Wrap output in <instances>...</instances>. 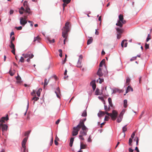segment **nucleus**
I'll list each match as a JSON object with an SVG mask.
<instances>
[{"mask_svg": "<svg viewBox=\"0 0 152 152\" xmlns=\"http://www.w3.org/2000/svg\"><path fill=\"white\" fill-rule=\"evenodd\" d=\"M108 102L109 104V106H110V107H112L113 109H114V107L112 103V99L110 98V97L108 98Z\"/></svg>", "mask_w": 152, "mask_h": 152, "instance_id": "f3484780", "label": "nucleus"}, {"mask_svg": "<svg viewBox=\"0 0 152 152\" xmlns=\"http://www.w3.org/2000/svg\"><path fill=\"white\" fill-rule=\"evenodd\" d=\"M48 83V81L47 82V79L45 78V82H44V87H45V86H47Z\"/></svg>", "mask_w": 152, "mask_h": 152, "instance_id": "72a5a7b5", "label": "nucleus"}, {"mask_svg": "<svg viewBox=\"0 0 152 152\" xmlns=\"http://www.w3.org/2000/svg\"><path fill=\"white\" fill-rule=\"evenodd\" d=\"M83 58V56L82 55H80L79 56V58L77 63V66L78 67H82V60Z\"/></svg>", "mask_w": 152, "mask_h": 152, "instance_id": "9b49d317", "label": "nucleus"}, {"mask_svg": "<svg viewBox=\"0 0 152 152\" xmlns=\"http://www.w3.org/2000/svg\"><path fill=\"white\" fill-rule=\"evenodd\" d=\"M37 96H40V92L37 91Z\"/></svg>", "mask_w": 152, "mask_h": 152, "instance_id": "6e6d98bb", "label": "nucleus"}, {"mask_svg": "<svg viewBox=\"0 0 152 152\" xmlns=\"http://www.w3.org/2000/svg\"><path fill=\"white\" fill-rule=\"evenodd\" d=\"M126 126L125 125L123 127L122 130L123 132H125L127 130Z\"/></svg>", "mask_w": 152, "mask_h": 152, "instance_id": "f704fd0d", "label": "nucleus"}, {"mask_svg": "<svg viewBox=\"0 0 152 152\" xmlns=\"http://www.w3.org/2000/svg\"><path fill=\"white\" fill-rule=\"evenodd\" d=\"M53 137H52L50 143V145H52V144L53 143Z\"/></svg>", "mask_w": 152, "mask_h": 152, "instance_id": "3c124183", "label": "nucleus"}, {"mask_svg": "<svg viewBox=\"0 0 152 152\" xmlns=\"http://www.w3.org/2000/svg\"><path fill=\"white\" fill-rule=\"evenodd\" d=\"M60 121V120L59 119H58L56 121V124H58L59 123Z\"/></svg>", "mask_w": 152, "mask_h": 152, "instance_id": "052dcab7", "label": "nucleus"}, {"mask_svg": "<svg viewBox=\"0 0 152 152\" xmlns=\"http://www.w3.org/2000/svg\"><path fill=\"white\" fill-rule=\"evenodd\" d=\"M16 79L19 81V82H21V78L18 75V76L16 77Z\"/></svg>", "mask_w": 152, "mask_h": 152, "instance_id": "e433bc0d", "label": "nucleus"}, {"mask_svg": "<svg viewBox=\"0 0 152 152\" xmlns=\"http://www.w3.org/2000/svg\"><path fill=\"white\" fill-rule=\"evenodd\" d=\"M107 108H108V107L107 106L105 105H104V109L105 110V112H107Z\"/></svg>", "mask_w": 152, "mask_h": 152, "instance_id": "5fc2aeb1", "label": "nucleus"}, {"mask_svg": "<svg viewBox=\"0 0 152 152\" xmlns=\"http://www.w3.org/2000/svg\"><path fill=\"white\" fill-rule=\"evenodd\" d=\"M63 1L64 3L68 4L70 2L71 0H63Z\"/></svg>", "mask_w": 152, "mask_h": 152, "instance_id": "4c0bfd02", "label": "nucleus"}, {"mask_svg": "<svg viewBox=\"0 0 152 152\" xmlns=\"http://www.w3.org/2000/svg\"><path fill=\"white\" fill-rule=\"evenodd\" d=\"M97 75L99 76V77H101L103 75L102 71V69L99 68L97 72Z\"/></svg>", "mask_w": 152, "mask_h": 152, "instance_id": "dca6fc26", "label": "nucleus"}, {"mask_svg": "<svg viewBox=\"0 0 152 152\" xmlns=\"http://www.w3.org/2000/svg\"><path fill=\"white\" fill-rule=\"evenodd\" d=\"M126 23V21L124 20L123 15L120 14L119 16V20L118 21L117 23L116 24V25L119 26L121 28L123 27V24H125Z\"/></svg>", "mask_w": 152, "mask_h": 152, "instance_id": "f03ea898", "label": "nucleus"}, {"mask_svg": "<svg viewBox=\"0 0 152 152\" xmlns=\"http://www.w3.org/2000/svg\"><path fill=\"white\" fill-rule=\"evenodd\" d=\"M106 114L107 115L110 116L112 119L113 120H115L118 115V112L115 110H113L112 113H109L108 112H106Z\"/></svg>", "mask_w": 152, "mask_h": 152, "instance_id": "20e7f679", "label": "nucleus"}, {"mask_svg": "<svg viewBox=\"0 0 152 152\" xmlns=\"http://www.w3.org/2000/svg\"><path fill=\"white\" fill-rule=\"evenodd\" d=\"M99 83H101L102 82L104 81V79H102L100 78H99Z\"/></svg>", "mask_w": 152, "mask_h": 152, "instance_id": "49530a36", "label": "nucleus"}, {"mask_svg": "<svg viewBox=\"0 0 152 152\" xmlns=\"http://www.w3.org/2000/svg\"><path fill=\"white\" fill-rule=\"evenodd\" d=\"M151 38V36L149 34H148V37L147 38L146 41L147 42H148L150 39Z\"/></svg>", "mask_w": 152, "mask_h": 152, "instance_id": "473e14b6", "label": "nucleus"}, {"mask_svg": "<svg viewBox=\"0 0 152 152\" xmlns=\"http://www.w3.org/2000/svg\"><path fill=\"white\" fill-rule=\"evenodd\" d=\"M2 120V122L3 123L5 122V121H7L9 119L8 115H7L6 117H3L1 118Z\"/></svg>", "mask_w": 152, "mask_h": 152, "instance_id": "aec40b11", "label": "nucleus"}, {"mask_svg": "<svg viewBox=\"0 0 152 152\" xmlns=\"http://www.w3.org/2000/svg\"><path fill=\"white\" fill-rule=\"evenodd\" d=\"M81 127L79 125H77L76 126L73 127V130L72 132V135L73 136L77 135L78 131L80 130Z\"/></svg>", "mask_w": 152, "mask_h": 152, "instance_id": "39448f33", "label": "nucleus"}, {"mask_svg": "<svg viewBox=\"0 0 152 152\" xmlns=\"http://www.w3.org/2000/svg\"><path fill=\"white\" fill-rule=\"evenodd\" d=\"M15 40V37L14 36L12 37L11 39L10 42H13Z\"/></svg>", "mask_w": 152, "mask_h": 152, "instance_id": "de8ad7c7", "label": "nucleus"}, {"mask_svg": "<svg viewBox=\"0 0 152 152\" xmlns=\"http://www.w3.org/2000/svg\"><path fill=\"white\" fill-rule=\"evenodd\" d=\"M127 101L126 99H125L124 100V107L125 108L127 107Z\"/></svg>", "mask_w": 152, "mask_h": 152, "instance_id": "c85d7f7f", "label": "nucleus"}, {"mask_svg": "<svg viewBox=\"0 0 152 152\" xmlns=\"http://www.w3.org/2000/svg\"><path fill=\"white\" fill-rule=\"evenodd\" d=\"M58 52L60 53V54H59V56L61 57L62 56V50L61 49H59L58 50Z\"/></svg>", "mask_w": 152, "mask_h": 152, "instance_id": "c9c22d12", "label": "nucleus"}, {"mask_svg": "<svg viewBox=\"0 0 152 152\" xmlns=\"http://www.w3.org/2000/svg\"><path fill=\"white\" fill-rule=\"evenodd\" d=\"M129 152H133L134 151L131 148H129Z\"/></svg>", "mask_w": 152, "mask_h": 152, "instance_id": "338daca9", "label": "nucleus"}, {"mask_svg": "<svg viewBox=\"0 0 152 152\" xmlns=\"http://www.w3.org/2000/svg\"><path fill=\"white\" fill-rule=\"evenodd\" d=\"M135 134V132H133V133L131 135V137L132 138H133L134 137Z\"/></svg>", "mask_w": 152, "mask_h": 152, "instance_id": "603ef678", "label": "nucleus"}, {"mask_svg": "<svg viewBox=\"0 0 152 152\" xmlns=\"http://www.w3.org/2000/svg\"><path fill=\"white\" fill-rule=\"evenodd\" d=\"M105 59H103L100 62L99 66L100 67H101L102 66L103 64H104L105 62Z\"/></svg>", "mask_w": 152, "mask_h": 152, "instance_id": "a878e982", "label": "nucleus"}, {"mask_svg": "<svg viewBox=\"0 0 152 152\" xmlns=\"http://www.w3.org/2000/svg\"><path fill=\"white\" fill-rule=\"evenodd\" d=\"M54 143L56 145H58V143L57 142V141L56 140H54Z\"/></svg>", "mask_w": 152, "mask_h": 152, "instance_id": "e2e57ef3", "label": "nucleus"}, {"mask_svg": "<svg viewBox=\"0 0 152 152\" xmlns=\"http://www.w3.org/2000/svg\"><path fill=\"white\" fill-rule=\"evenodd\" d=\"M109 117L108 116L106 115L105 116L104 120L105 121H108L109 120Z\"/></svg>", "mask_w": 152, "mask_h": 152, "instance_id": "a18cd8bd", "label": "nucleus"}, {"mask_svg": "<svg viewBox=\"0 0 152 152\" xmlns=\"http://www.w3.org/2000/svg\"><path fill=\"white\" fill-rule=\"evenodd\" d=\"M39 99V98L38 97H37L36 96L34 97L32 99V100H34V104L35 101H37Z\"/></svg>", "mask_w": 152, "mask_h": 152, "instance_id": "2f4dec72", "label": "nucleus"}, {"mask_svg": "<svg viewBox=\"0 0 152 152\" xmlns=\"http://www.w3.org/2000/svg\"><path fill=\"white\" fill-rule=\"evenodd\" d=\"M23 5L26 9L25 12L29 14H31V12L30 11V9L28 6L27 2L26 1H24L23 3Z\"/></svg>", "mask_w": 152, "mask_h": 152, "instance_id": "0eeeda50", "label": "nucleus"}, {"mask_svg": "<svg viewBox=\"0 0 152 152\" xmlns=\"http://www.w3.org/2000/svg\"><path fill=\"white\" fill-rule=\"evenodd\" d=\"M28 140V137H26L23 140L22 142V145L23 149H26V144Z\"/></svg>", "mask_w": 152, "mask_h": 152, "instance_id": "ddd939ff", "label": "nucleus"}, {"mask_svg": "<svg viewBox=\"0 0 152 152\" xmlns=\"http://www.w3.org/2000/svg\"><path fill=\"white\" fill-rule=\"evenodd\" d=\"M145 48L146 49H148L149 48V45L146 43L145 45Z\"/></svg>", "mask_w": 152, "mask_h": 152, "instance_id": "79ce46f5", "label": "nucleus"}, {"mask_svg": "<svg viewBox=\"0 0 152 152\" xmlns=\"http://www.w3.org/2000/svg\"><path fill=\"white\" fill-rule=\"evenodd\" d=\"M22 11V10H19V12L21 14H22L23 13V11Z\"/></svg>", "mask_w": 152, "mask_h": 152, "instance_id": "4d7b16f0", "label": "nucleus"}, {"mask_svg": "<svg viewBox=\"0 0 152 152\" xmlns=\"http://www.w3.org/2000/svg\"><path fill=\"white\" fill-rule=\"evenodd\" d=\"M132 139L131 138H130L129 139V145H132Z\"/></svg>", "mask_w": 152, "mask_h": 152, "instance_id": "ea45409f", "label": "nucleus"}, {"mask_svg": "<svg viewBox=\"0 0 152 152\" xmlns=\"http://www.w3.org/2000/svg\"><path fill=\"white\" fill-rule=\"evenodd\" d=\"M93 39L92 37H90V39L88 40L87 44L89 45L93 41Z\"/></svg>", "mask_w": 152, "mask_h": 152, "instance_id": "bb28decb", "label": "nucleus"}, {"mask_svg": "<svg viewBox=\"0 0 152 152\" xmlns=\"http://www.w3.org/2000/svg\"><path fill=\"white\" fill-rule=\"evenodd\" d=\"M24 58L22 57H21L20 60V61L21 62L23 63L24 62Z\"/></svg>", "mask_w": 152, "mask_h": 152, "instance_id": "37998d69", "label": "nucleus"}, {"mask_svg": "<svg viewBox=\"0 0 152 152\" xmlns=\"http://www.w3.org/2000/svg\"><path fill=\"white\" fill-rule=\"evenodd\" d=\"M95 93L96 95H99V90L97 88L96 90Z\"/></svg>", "mask_w": 152, "mask_h": 152, "instance_id": "58836bf2", "label": "nucleus"}, {"mask_svg": "<svg viewBox=\"0 0 152 152\" xmlns=\"http://www.w3.org/2000/svg\"><path fill=\"white\" fill-rule=\"evenodd\" d=\"M137 57H133L130 60L131 61H132L133 60H134L136 59Z\"/></svg>", "mask_w": 152, "mask_h": 152, "instance_id": "864d4df0", "label": "nucleus"}, {"mask_svg": "<svg viewBox=\"0 0 152 152\" xmlns=\"http://www.w3.org/2000/svg\"><path fill=\"white\" fill-rule=\"evenodd\" d=\"M110 110V106H109V107H108L107 110V112H109Z\"/></svg>", "mask_w": 152, "mask_h": 152, "instance_id": "0e129e2a", "label": "nucleus"}, {"mask_svg": "<svg viewBox=\"0 0 152 152\" xmlns=\"http://www.w3.org/2000/svg\"><path fill=\"white\" fill-rule=\"evenodd\" d=\"M41 38L39 36H37L36 37H35L34 38V42L37 41L38 42H39L41 40Z\"/></svg>", "mask_w": 152, "mask_h": 152, "instance_id": "5701e85b", "label": "nucleus"}, {"mask_svg": "<svg viewBox=\"0 0 152 152\" xmlns=\"http://www.w3.org/2000/svg\"><path fill=\"white\" fill-rule=\"evenodd\" d=\"M130 91H133V89L131 87L129 86H128L127 89L126 91V93H127Z\"/></svg>", "mask_w": 152, "mask_h": 152, "instance_id": "412c9836", "label": "nucleus"}, {"mask_svg": "<svg viewBox=\"0 0 152 152\" xmlns=\"http://www.w3.org/2000/svg\"><path fill=\"white\" fill-rule=\"evenodd\" d=\"M116 30L117 31V37L118 39H119L121 37V34L123 33L124 31V30L118 27L116 28Z\"/></svg>", "mask_w": 152, "mask_h": 152, "instance_id": "423d86ee", "label": "nucleus"}, {"mask_svg": "<svg viewBox=\"0 0 152 152\" xmlns=\"http://www.w3.org/2000/svg\"><path fill=\"white\" fill-rule=\"evenodd\" d=\"M82 130H81L80 132V135H79V138L81 140H84V138L83 136L87 135V132L88 131L87 128L86 127V128L83 129V127H81Z\"/></svg>", "mask_w": 152, "mask_h": 152, "instance_id": "7ed1b4c3", "label": "nucleus"}, {"mask_svg": "<svg viewBox=\"0 0 152 152\" xmlns=\"http://www.w3.org/2000/svg\"><path fill=\"white\" fill-rule=\"evenodd\" d=\"M125 41H126V40H123L121 42V47L122 48H123V47H124V42Z\"/></svg>", "mask_w": 152, "mask_h": 152, "instance_id": "8fccbe9b", "label": "nucleus"}, {"mask_svg": "<svg viewBox=\"0 0 152 152\" xmlns=\"http://www.w3.org/2000/svg\"><path fill=\"white\" fill-rule=\"evenodd\" d=\"M74 137H71L70 140V142H69V145L71 147L72 146L73 142L74 140Z\"/></svg>", "mask_w": 152, "mask_h": 152, "instance_id": "4be33fe9", "label": "nucleus"}, {"mask_svg": "<svg viewBox=\"0 0 152 152\" xmlns=\"http://www.w3.org/2000/svg\"><path fill=\"white\" fill-rule=\"evenodd\" d=\"M23 18H24L25 20H27V19L28 17L26 15H24V17H23Z\"/></svg>", "mask_w": 152, "mask_h": 152, "instance_id": "69168bd1", "label": "nucleus"}, {"mask_svg": "<svg viewBox=\"0 0 152 152\" xmlns=\"http://www.w3.org/2000/svg\"><path fill=\"white\" fill-rule=\"evenodd\" d=\"M86 120V118H85L83 119H81L80 121V123L78 125H79L81 127H83V129L86 128V126L85 125L84 122Z\"/></svg>", "mask_w": 152, "mask_h": 152, "instance_id": "9d476101", "label": "nucleus"}, {"mask_svg": "<svg viewBox=\"0 0 152 152\" xmlns=\"http://www.w3.org/2000/svg\"><path fill=\"white\" fill-rule=\"evenodd\" d=\"M35 93V91L34 90L31 93V95H34V94Z\"/></svg>", "mask_w": 152, "mask_h": 152, "instance_id": "bf43d9fd", "label": "nucleus"}, {"mask_svg": "<svg viewBox=\"0 0 152 152\" xmlns=\"http://www.w3.org/2000/svg\"><path fill=\"white\" fill-rule=\"evenodd\" d=\"M14 12V11L12 10H10V15L12 14Z\"/></svg>", "mask_w": 152, "mask_h": 152, "instance_id": "13d9d810", "label": "nucleus"}, {"mask_svg": "<svg viewBox=\"0 0 152 152\" xmlns=\"http://www.w3.org/2000/svg\"><path fill=\"white\" fill-rule=\"evenodd\" d=\"M9 73L11 76H13L14 74V73L11 70H10Z\"/></svg>", "mask_w": 152, "mask_h": 152, "instance_id": "a19ab883", "label": "nucleus"}, {"mask_svg": "<svg viewBox=\"0 0 152 152\" xmlns=\"http://www.w3.org/2000/svg\"><path fill=\"white\" fill-rule=\"evenodd\" d=\"M9 47L12 49L11 51L12 53L14 55H15V46L14 44L12 42H10V44L9 45Z\"/></svg>", "mask_w": 152, "mask_h": 152, "instance_id": "1a4fd4ad", "label": "nucleus"}, {"mask_svg": "<svg viewBox=\"0 0 152 152\" xmlns=\"http://www.w3.org/2000/svg\"><path fill=\"white\" fill-rule=\"evenodd\" d=\"M95 80H94L92 81L90 83V85L92 86L93 90L94 91L96 88V85Z\"/></svg>", "mask_w": 152, "mask_h": 152, "instance_id": "2eb2a0df", "label": "nucleus"}, {"mask_svg": "<svg viewBox=\"0 0 152 152\" xmlns=\"http://www.w3.org/2000/svg\"><path fill=\"white\" fill-rule=\"evenodd\" d=\"M27 23V20H25L23 17H20V23L22 26H24Z\"/></svg>", "mask_w": 152, "mask_h": 152, "instance_id": "f8f14e48", "label": "nucleus"}, {"mask_svg": "<svg viewBox=\"0 0 152 152\" xmlns=\"http://www.w3.org/2000/svg\"><path fill=\"white\" fill-rule=\"evenodd\" d=\"M130 81V79L129 78V77H128L126 79V83L127 85H128L129 84Z\"/></svg>", "mask_w": 152, "mask_h": 152, "instance_id": "c756f323", "label": "nucleus"}, {"mask_svg": "<svg viewBox=\"0 0 152 152\" xmlns=\"http://www.w3.org/2000/svg\"><path fill=\"white\" fill-rule=\"evenodd\" d=\"M55 92L56 94V96H57V97L58 98H60V95L61 92L59 88L58 87L57 88L56 91H55Z\"/></svg>", "mask_w": 152, "mask_h": 152, "instance_id": "6ab92c4d", "label": "nucleus"}, {"mask_svg": "<svg viewBox=\"0 0 152 152\" xmlns=\"http://www.w3.org/2000/svg\"><path fill=\"white\" fill-rule=\"evenodd\" d=\"M69 22H66L65 24V26L62 29V36L64 38H65L64 40V44H65V40L66 39L67 36V33L69 31Z\"/></svg>", "mask_w": 152, "mask_h": 152, "instance_id": "f257e3e1", "label": "nucleus"}, {"mask_svg": "<svg viewBox=\"0 0 152 152\" xmlns=\"http://www.w3.org/2000/svg\"><path fill=\"white\" fill-rule=\"evenodd\" d=\"M67 4H66V3H64L63 4V7H65L66 6Z\"/></svg>", "mask_w": 152, "mask_h": 152, "instance_id": "774afa93", "label": "nucleus"}, {"mask_svg": "<svg viewBox=\"0 0 152 152\" xmlns=\"http://www.w3.org/2000/svg\"><path fill=\"white\" fill-rule=\"evenodd\" d=\"M123 113H121L117 120V121L118 123H120L121 121L123 118Z\"/></svg>", "mask_w": 152, "mask_h": 152, "instance_id": "4468645a", "label": "nucleus"}, {"mask_svg": "<svg viewBox=\"0 0 152 152\" xmlns=\"http://www.w3.org/2000/svg\"><path fill=\"white\" fill-rule=\"evenodd\" d=\"M47 39L50 43H54L55 42V39H53L52 40H51L50 38V37H48Z\"/></svg>", "mask_w": 152, "mask_h": 152, "instance_id": "393cba45", "label": "nucleus"}, {"mask_svg": "<svg viewBox=\"0 0 152 152\" xmlns=\"http://www.w3.org/2000/svg\"><path fill=\"white\" fill-rule=\"evenodd\" d=\"M92 141V140L91 139V135H90L89 137H88V141L89 142H91Z\"/></svg>", "mask_w": 152, "mask_h": 152, "instance_id": "09e8293b", "label": "nucleus"}, {"mask_svg": "<svg viewBox=\"0 0 152 152\" xmlns=\"http://www.w3.org/2000/svg\"><path fill=\"white\" fill-rule=\"evenodd\" d=\"M15 28L18 30H21L22 29V28L21 26H20L19 27H15Z\"/></svg>", "mask_w": 152, "mask_h": 152, "instance_id": "c03bdc74", "label": "nucleus"}, {"mask_svg": "<svg viewBox=\"0 0 152 152\" xmlns=\"http://www.w3.org/2000/svg\"><path fill=\"white\" fill-rule=\"evenodd\" d=\"M87 145L81 143L80 144V149H85L86 148Z\"/></svg>", "mask_w": 152, "mask_h": 152, "instance_id": "b1692460", "label": "nucleus"}, {"mask_svg": "<svg viewBox=\"0 0 152 152\" xmlns=\"http://www.w3.org/2000/svg\"><path fill=\"white\" fill-rule=\"evenodd\" d=\"M22 55L25 58L28 57L29 58H32L34 56L33 54L31 53V52H28L26 54H23Z\"/></svg>", "mask_w": 152, "mask_h": 152, "instance_id": "6e6552de", "label": "nucleus"}, {"mask_svg": "<svg viewBox=\"0 0 152 152\" xmlns=\"http://www.w3.org/2000/svg\"><path fill=\"white\" fill-rule=\"evenodd\" d=\"M86 115H87L86 111V110H85L83 111V112L82 114V116L85 117V116H86Z\"/></svg>", "mask_w": 152, "mask_h": 152, "instance_id": "7c9ffc66", "label": "nucleus"}, {"mask_svg": "<svg viewBox=\"0 0 152 152\" xmlns=\"http://www.w3.org/2000/svg\"><path fill=\"white\" fill-rule=\"evenodd\" d=\"M135 150L137 151V152H140V151L137 147H136L135 148Z\"/></svg>", "mask_w": 152, "mask_h": 152, "instance_id": "680f3d73", "label": "nucleus"}, {"mask_svg": "<svg viewBox=\"0 0 152 152\" xmlns=\"http://www.w3.org/2000/svg\"><path fill=\"white\" fill-rule=\"evenodd\" d=\"M106 112H103L102 111H100L98 114V116L99 117H101L103 116L106 114Z\"/></svg>", "mask_w": 152, "mask_h": 152, "instance_id": "a211bd4d", "label": "nucleus"}, {"mask_svg": "<svg viewBox=\"0 0 152 152\" xmlns=\"http://www.w3.org/2000/svg\"><path fill=\"white\" fill-rule=\"evenodd\" d=\"M31 132V130H29L26 132L24 134V136H27V137H28V136L29 134H30Z\"/></svg>", "mask_w": 152, "mask_h": 152, "instance_id": "cd10ccee", "label": "nucleus"}]
</instances>
